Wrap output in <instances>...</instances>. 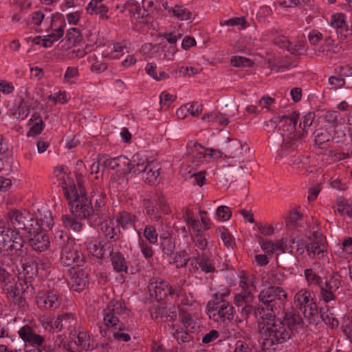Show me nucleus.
<instances>
[{"instance_id": "1", "label": "nucleus", "mask_w": 352, "mask_h": 352, "mask_svg": "<svg viewBox=\"0 0 352 352\" xmlns=\"http://www.w3.org/2000/svg\"><path fill=\"white\" fill-rule=\"evenodd\" d=\"M277 314L260 312L261 321L258 322L259 332L265 342L272 345L283 344L290 340L304 326V321L300 314L294 309L284 311L283 318Z\"/></svg>"}, {"instance_id": "2", "label": "nucleus", "mask_w": 352, "mask_h": 352, "mask_svg": "<svg viewBox=\"0 0 352 352\" xmlns=\"http://www.w3.org/2000/svg\"><path fill=\"white\" fill-rule=\"evenodd\" d=\"M226 164L223 165L224 174L228 178L243 173L245 166L241 164L249 161L250 148L237 140H230L226 147Z\"/></svg>"}, {"instance_id": "3", "label": "nucleus", "mask_w": 352, "mask_h": 352, "mask_svg": "<svg viewBox=\"0 0 352 352\" xmlns=\"http://www.w3.org/2000/svg\"><path fill=\"white\" fill-rule=\"evenodd\" d=\"M63 190L72 214L79 219H88L90 223L94 222L92 201L87 197L82 184L70 185L68 188H63Z\"/></svg>"}, {"instance_id": "4", "label": "nucleus", "mask_w": 352, "mask_h": 352, "mask_svg": "<svg viewBox=\"0 0 352 352\" xmlns=\"http://www.w3.org/2000/svg\"><path fill=\"white\" fill-rule=\"evenodd\" d=\"M287 294L281 287H267L258 294V300L263 305L254 311L256 317H260V312L264 314H278L284 309Z\"/></svg>"}, {"instance_id": "5", "label": "nucleus", "mask_w": 352, "mask_h": 352, "mask_svg": "<svg viewBox=\"0 0 352 352\" xmlns=\"http://www.w3.org/2000/svg\"><path fill=\"white\" fill-rule=\"evenodd\" d=\"M126 316H129V311L124 302L116 300H110L103 310L104 327H99L100 335L104 338H110L109 328L124 331L126 327L122 320Z\"/></svg>"}, {"instance_id": "6", "label": "nucleus", "mask_w": 352, "mask_h": 352, "mask_svg": "<svg viewBox=\"0 0 352 352\" xmlns=\"http://www.w3.org/2000/svg\"><path fill=\"white\" fill-rule=\"evenodd\" d=\"M314 296L313 292L305 289L298 291L294 296L296 306L311 324H318L319 321L318 307L314 301Z\"/></svg>"}, {"instance_id": "7", "label": "nucleus", "mask_w": 352, "mask_h": 352, "mask_svg": "<svg viewBox=\"0 0 352 352\" xmlns=\"http://www.w3.org/2000/svg\"><path fill=\"white\" fill-rule=\"evenodd\" d=\"M207 309L217 321H230L234 317V307L228 300L208 301Z\"/></svg>"}, {"instance_id": "8", "label": "nucleus", "mask_w": 352, "mask_h": 352, "mask_svg": "<svg viewBox=\"0 0 352 352\" xmlns=\"http://www.w3.org/2000/svg\"><path fill=\"white\" fill-rule=\"evenodd\" d=\"M306 142V133L294 131L283 138L280 152L282 155H292L294 152L302 150Z\"/></svg>"}, {"instance_id": "9", "label": "nucleus", "mask_w": 352, "mask_h": 352, "mask_svg": "<svg viewBox=\"0 0 352 352\" xmlns=\"http://www.w3.org/2000/svg\"><path fill=\"white\" fill-rule=\"evenodd\" d=\"M60 260L65 266L72 267L82 266L85 263V256L74 245V243L67 245L61 250Z\"/></svg>"}, {"instance_id": "10", "label": "nucleus", "mask_w": 352, "mask_h": 352, "mask_svg": "<svg viewBox=\"0 0 352 352\" xmlns=\"http://www.w3.org/2000/svg\"><path fill=\"white\" fill-rule=\"evenodd\" d=\"M18 333L19 338L26 344L32 347L41 346L45 350V352H50V347L45 344L44 337L36 334L30 326L28 324L23 326L19 330Z\"/></svg>"}, {"instance_id": "11", "label": "nucleus", "mask_w": 352, "mask_h": 352, "mask_svg": "<svg viewBox=\"0 0 352 352\" xmlns=\"http://www.w3.org/2000/svg\"><path fill=\"white\" fill-rule=\"evenodd\" d=\"M149 290L151 295L155 296V298L158 302L165 300L168 295L179 296L182 293V289L179 286L173 288L165 282L156 283L155 285L151 284Z\"/></svg>"}, {"instance_id": "12", "label": "nucleus", "mask_w": 352, "mask_h": 352, "mask_svg": "<svg viewBox=\"0 0 352 352\" xmlns=\"http://www.w3.org/2000/svg\"><path fill=\"white\" fill-rule=\"evenodd\" d=\"M12 240L6 248L5 253L14 256L15 258H22L28 253V248L25 247V241L18 231H12Z\"/></svg>"}, {"instance_id": "13", "label": "nucleus", "mask_w": 352, "mask_h": 352, "mask_svg": "<svg viewBox=\"0 0 352 352\" xmlns=\"http://www.w3.org/2000/svg\"><path fill=\"white\" fill-rule=\"evenodd\" d=\"M305 250L311 258H314L316 256L319 258L324 256V243L321 233L315 231L307 237Z\"/></svg>"}, {"instance_id": "14", "label": "nucleus", "mask_w": 352, "mask_h": 352, "mask_svg": "<svg viewBox=\"0 0 352 352\" xmlns=\"http://www.w3.org/2000/svg\"><path fill=\"white\" fill-rule=\"evenodd\" d=\"M61 299L56 292L45 291L36 297V303L39 308L46 310L56 309L60 305Z\"/></svg>"}, {"instance_id": "15", "label": "nucleus", "mask_w": 352, "mask_h": 352, "mask_svg": "<svg viewBox=\"0 0 352 352\" xmlns=\"http://www.w3.org/2000/svg\"><path fill=\"white\" fill-rule=\"evenodd\" d=\"M98 162L101 164V166L116 170L118 172H121L123 174L125 166L129 163V159L125 156L120 155L111 158L106 154H99Z\"/></svg>"}, {"instance_id": "16", "label": "nucleus", "mask_w": 352, "mask_h": 352, "mask_svg": "<svg viewBox=\"0 0 352 352\" xmlns=\"http://www.w3.org/2000/svg\"><path fill=\"white\" fill-rule=\"evenodd\" d=\"M341 285V281L334 276H331L329 279L327 280L324 283L322 282L320 285V295L322 300L325 302H329L331 300H335V292L339 289Z\"/></svg>"}, {"instance_id": "17", "label": "nucleus", "mask_w": 352, "mask_h": 352, "mask_svg": "<svg viewBox=\"0 0 352 352\" xmlns=\"http://www.w3.org/2000/svg\"><path fill=\"white\" fill-rule=\"evenodd\" d=\"M129 162L124 168V174L131 173L134 175H138L144 173L151 162L136 153L132 156L131 160H129Z\"/></svg>"}, {"instance_id": "18", "label": "nucleus", "mask_w": 352, "mask_h": 352, "mask_svg": "<svg viewBox=\"0 0 352 352\" xmlns=\"http://www.w3.org/2000/svg\"><path fill=\"white\" fill-rule=\"evenodd\" d=\"M28 241L32 248L36 252L46 250L50 246V239L47 234L36 230V232L28 235Z\"/></svg>"}, {"instance_id": "19", "label": "nucleus", "mask_w": 352, "mask_h": 352, "mask_svg": "<svg viewBox=\"0 0 352 352\" xmlns=\"http://www.w3.org/2000/svg\"><path fill=\"white\" fill-rule=\"evenodd\" d=\"M187 154L192 155V162L195 166H199V162H202L204 160H208L207 148H204L200 144L190 141L186 146Z\"/></svg>"}, {"instance_id": "20", "label": "nucleus", "mask_w": 352, "mask_h": 352, "mask_svg": "<svg viewBox=\"0 0 352 352\" xmlns=\"http://www.w3.org/2000/svg\"><path fill=\"white\" fill-rule=\"evenodd\" d=\"M30 214L28 212H21L18 210H12L8 213V217L15 229L20 230L25 228V223L31 221Z\"/></svg>"}, {"instance_id": "21", "label": "nucleus", "mask_w": 352, "mask_h": 352, "mask_svg": "<svg viewBox=\"0 0 352 352\" xmlns=\"http://www.w3.org/2000/svg\"><path fill=\"white\" fill-rule=\"evenodd\" d=\"M92 199L94 201V206L92 212L93 221H97L99 219V222L103 219L106 210H105V195L100 192L98 195H93Z\"/></svg>"}, {"instance_id": "22", "label": "nucleus", "mask_w": 352, "mask_h": 352, "mask_svg": "<svg viewBox=\"0 0 352 352\" xmlns=\"http://www.w3.org/2000/svg\"><path fill=\"white\" fill-rule=\"evenodd\" d=\"M345 14L337 13L332 16L331 25L337 29L336 32L342 34L345 38L352 34V30L346 28Z\"/></svg>"}, {"instance_id": "23", "label": "nucleus", "mask_w": 352, "mask_h": 352, "mask_svg": "<svg viewBox=\"0 0 352 352\" xmlns=\"http://www.w3.org/2000/svg\"><path fill=\"white\" fill-rule=\"evenodd\" d=\"M88 283L87 274L81 270L74 271L69 280L72 288L77 292L83 290Z\"/></svg>"}, {"instance_id": "24", "label": "nucleus", "mask_w": 352, "mask_h": 352, "mask_svg": "<svg viewBox=\"0 0 352 352\" xmlns=\"http://www.w3.org/2000/svg\"><path fill=\"white\" fill-rule=\"evenodd\" d=\"M314 145L320 148H325L327 142L332 140L331 134L324 128L316 129L313 133Z\"/></svg>"}, {"instance_id": "25", "label": "nucleus", "mask_w": 352, "mask_h": 352, "mask_svg": "<svg viewBox=\"0 0 352 352\" xmlns=\"http://www.w3.org/2000/svg\"><path fill=\"white\" fill-rule=\"evenodd\" d=\"M113 253L112 245L109 242L100 241L94 248V255L98 258H104L107 256H111Z\"/></svg>"}, {"instance_id": "26", "label": "nucleus", "mask_w": 352, "mask_h": 352, "mask_svg": "<svg viewBox=\"0 0 352 352\" xmlns=\"http://www.w3.org/2000/svg\"><path fill=\"white\" fill-rule=\"evenodd\" d=\"M179 318L184 326V328L190 332H194L197 329V323L192 319L191 315L184 308L179 309Z\"/></svg>"}, {"instance_id": "27", "label": "nucleus", "mask_w": 352, "mask_h": 352, "mask_svg": "<svg viewBox=\"0 0 352 352\" xmlns=\"http://www.w3.org/2000/svg\"><path fill=\"white\" fill-rule=\"evenodd\" d=\"M179 309L180 307H171L168 311H166L164 308L158 307L155 309V311L151 312V316L157 319L158 317H166L168 318L170 321L174 322L176 320L177 314L179 313Z\"/></svg>"}, {"instance_id": "28", "label": "nucleus", "mask_w": 352, "mask_h": 352, "mask_svg": "<svg viewBox=\"0 0 352 352\" xmlns=\"http://www.w3.org/2000/svg\"><path fill=\"white\" fill-rule=\"evenodd\" d=\"M190 331L187 329L184 330L183 328L177 327L175 329V325L173 326L171 334L173 337L177 340L179 344L192 342L193 337L189 333Z\"/></svg>"}, {"instance_id": "29", "label": "nucleus", "mask_w": 352, "mask_h": 352, "mask_svg": "<svg viewBox=\"0 0 352 352\" xmlns=\"http://www.w3.org/2000/svg\"><path fill=\"white\" fill-rule=\"evenodd\" d=\"M1 283H3V289L4 291H6L9 298L14 299V298L19 296L23 289L21 283H12L8 280V279L6 282Z\"/></svg>"}, {"instance_id": "30", "label": "nucleus", "mask_w": 352, "mask_h": 352, "mask_svg": "<svg viewBox=\"0 0 352 352\" xmlns=\"http://www.w3.org/2000/svg\"><path fill=\"white\" fill-rule=\"evenodd\" d=\"M194 258L203 272L211 273L215 271L213 261L205 253L195 256Z\"/></svg>"}, {"instance_id": "31", "label": "nucleus", "mask_w": 352, "mask_h": 352, "mask_svg": "<svg viewBox=\"0 0 352 352\" xmlns=\"http://www.w3.org/2000/svg\"><path fill=\"white\" fill-rule=\"evenodd\" d=\"M75 216L72 214H64L62 216L63 226L75 232H79L82 229V224Z\"/></svg>"}, {"instance_id": "32", "label": "nucleus", "mask_w": 352, "mask_h": 352, "mask_svg": "<svg viewBox=\"0 0 352 352\" xmlns=\"http://www.w3.org/2000/svg\"><path fill=\"white\" fill-rule=\"evenodd\" d=\"M136 217L126 211L119 213L117 217V223L124 229H127L135 226Z\"/></svg>"}, {"instance_id": "33", "label": "nucleus", "mask_w": 352, "mask_h": 352, "mask_svg": "<svg viewBox=\"0 0 352 352\" xmlns=\"http://www.w3.org/2000/svg\"><path fill=\"white\" fill-rule=\"evenodd\" d=\"M147 167L146 170L142 173V178L146 183L154 184L160 175V168L155 166L153 162H151Z\"/></svg>"}, {"instance_id": "34", "label": "nucleus", "mask_w": 352, "mask_h": 352, "mask_svg": "<svg viewBox=\"0 0 352 352\" xmlns=\"http://www.w3.org/2000/svg\"><path fill=\"white\" fill-rule=\"evenodd\" d=\"M111 261L113 269L117 272H127L126 262L124 256L120 252H113L111 255Z\"/></svg>"}, {"instance_id": "35", "label": "nucleus", "mask_w": 352, "mask_h": 352, "mask_svg": "<svg viewBox=\"0 0 352 352\" xmlns=\"http://www.w3.org/2000/svg\"><path fill=\"white\" fill-rule=\"evenodd\" d=\"M53 243L58 248L62 250L67 245L74 243V241L70 239L67 233L63 230H57L54 233Z\"/></svg>"}, {"instance_id": "36", "label": "nucleus", "mask_w": 352, "mask_h": 352, "mask_svg": "<svg viewBox=\"0 0 352 352\" xmlns=\"http://www.w3.org/2000/svg\"><path fill=\"white\" fill-rule=\"evenodd\" d=\"M201 120H207L209 122H212L220 126H226L228 125L229 123V121L227 120V118L223 117V113L221 112H211L206 113L202 116Z\"/></svg>"}, {"instance_id": "37", "label": "nucleus", "mask_w": 352, "mask_h": 352, "mask_svg": "<svg viewBox=\"0 0 352 352\" xmlns=\"http://www.w3.org/2000/svg\"><path fill=\"white\" fill-rule=\"evenodd\" d=\"M254 299L252 294L250 291L244 289L235 295L234 301L236 306L241 307L247 304L253 303Z\"/></svg>"}, {"instance_id": "38", "label": "nucleus", "mask_w": 352, "mask_h": 352, "mask_svg": "<svg viewBox=\"0 0 352 352\" xmlns=\"http://www.w3.org/2000/svg\"><path fill=\"white\" fill-rule=\"evenodd\" d=\"M87 11L91 15L98 14L100 16V19H109V16L107 15V13L109 11V8L104 4H95L93 5L91 7H90L89 5H88L87 7Z\"/></svg>"}, {"instance_id": "39", "label": "nucleus", "mask_w": 352, "mask_h": 352, "mask_svg": "<svg viewBox=\"0 0 352 352\" xmlns=\"http://www.w3.org/2000/svg\"><path fill=\"white\" fill-rule=\"evenodd\" d=\"M320 318L324 322L331 328L337 327L338 326V320L334 316V314L329 310L327 307H322L320 310Z\"/></svg>"}, {"instance_id": "40", "label": "nucleus", "mask_w": 352, "mask_h": 352, "mask_svg": "<svg viewBox=\"0 0 352 352\" xmlns=\"http://www.w3.org/2000/svg\"><path fill=\"white\" fill-rule=\"evenodd\" d=\"M12 230L5 226H0V253L5 252L6 248L12 240Z\"/></svg>"}, {"instance_id": "41", "label": "nucleus", "mask_w": 352, "mask_h": 352, "mask_svg": "<svg viewBox=\"0 0 352 352\" xmlns=\"http://www.w3.org/2000/svg\"><path fill=\"white\" fill-rule=\"evenodd\" d=\"M124 10H128L131 16H136L138 19L140 18L141 8L140 3L136 1L131 0L123 4L122 6L121 13Z\"/></svg>"}, {"instance_id": "42", "label": "nucleus", "mask_w": 352, "mask_h": 352, "mask_svg": "<svg viewBox=\"0 0 352 352\" xmlns=\"http://www.w3.org/2000/svg\"><path fill=\"white\" fill-rule=\"evenodd\" d=\"M30 219L31 221L29 223H25V228H21V230H25L29 235L32 234L36 232V230H39L40 229H45V224L43 221L41 220V223L34 219L32 214H30Z\"/></svg>"}, {"instance_id": "43", "label": "nucleus", "mask_w": 352, "mask_h": 352, "mask_svg": "<svg viewBox=\"0 0 352 352\" xmlns=\"http://www.w3.org/2000/svg\"><path fill=\"white\" fill-rule=\"evenodd\" d=\"M299 113H297L296 111L292 112L291 115H284L282 116H277L276 117V119L278 120V122L285 121L287 124H288L289 128L287 130H293L296 128V126L297 124L298 120L299 118Z\"/></svg>"}, {"instance_id": "44", "label": "nucleus", "mask_w": 352, "mask_h": 352, "mask_svg": "<svg viewBox=\"0 0 352 352\" xmlns=\"http://www.w3.org/2000/svg\"><path fill=\"white\" fill-rule=\"evenodd\" d=\"M189 260L188 254L186 251L181 250L175 253L171 263L175 264L177 268H182L187 265Z\"/></svg>"}, {"instance_id": "45", "label": "nucleus", "mask_w": 352, "mask_h": 352, "mask_svg": "<svg viewBox=\"0 0 352 352\" xmlns=\"http://www.w3.org/2000/svg\"><path fill=\"white\" fill-rule=\"evenodd\" d=\"M208 234L198 229L195 235L194 241L195 245L201 250H205L208 247Z\"/></svg>"}, {"instance_id": "46", "label": "nucleus", "mask_w": 352, "mask_h": 352, "mask_svg": "<svg viewBox=\"0 0 352 352\" xmlns=\"http://www.w3.org/2000/svg\"><path fill=\"white\" fill-rule=\"evenodd\" d=\"M29 113V106L24 101V100H22L20 102L17 109L13 111L12 115L17 120H24L25 118H27Z\"/></svg>"}, {"instance_id": "47", "label": "nucleus", "mask_w": 352, "mask_h": 352, "mask_svg": "<svg viewBox=\"0 0 352 352\" xmlns=\"http://www.w3.org/2000/svg\"><path fill=\"white\" fill-rule=\"evenodd\" d=\"M304 274L309 285L320 286L321 285L322 282L321 277L316 274L311 268L306 269Z\"/></svg>"}, {"instance_id": "48", "label": "nucleus", "mask_w": 352, "mask_h": 352, "mask_svg": "<svg viewBox=\"0 0 352 352\" xmlns=\"http://www.w3.org/2000/svg\"><path fill=\"white\" fill-rule=\"evenodd\" d=\"M67 41L74 45L82 40V35L79 29L74 28L67 30L66 36Z\"/></svg>"}, {"instance_id": "49", "label": "nucleus", "mask_w": 352, "mask_h": 352, "mask_svg": "<svg viewBox=\"0 0 352 352\" xmlns=\"http://www.w3.org/2000/svg\"><path fill=\"white\" fill-rule=\"evenodd\" d=\"M315 118V114L313 112H309L305 115L299 124V127L302 129L301 133H305L306 137L307 136V128L310 126ZM300 133V131H299Z\"/></svg>"}, {"instance_id": "50", "label": "nucleus", "mask_w": 352, "mask_h": 352, "mask_svg": "<svg viewBox=\"0 0 352 352\" xmlns=\"http://www.w3.org/2000/svg\"><path fill=\"white\" fill-rule=\"evenodd\" d=\"M101 230L106 238L113 241L119 239V234L116 232V228L108 223H104L101 227Z\"/></svg>"}, {"instance_id": "51", "label": "nucleus", "mask_w": 352, "mask_h": 352, "mask_svg": "<svg viewBox=\"0 0 352 352\" xmlns=\"http://www.w3.org/2000/svg\"><path fill=\"white\" fill-rule=\"evenodd\" d=\"M172 12L180 20L190 19L192 16V13L188 9L179 6H175L174 9H172Z\"/></svg>"}, {"instance_id": "52", "label": "nucleus", "mask_w": 352, "mask_h": 352, "mask_svg": "<svg viewBox=\"0 0 352 352\" xmlns=\"http://www.w3.org/2000/svg\"><path fill=\"white\" fill-rule=\"evenodd\" d=\"M82 349L88 351L94 349L89 343V336L85 332H80L77 336V341L76 342Z\"/></svg>"}, {"instance_id": "53", "label": "nucleus", "mask_w": 352, "mask_h": 352, "mask_svg": "<svg viewBox=\"0 0 352 352\" xmlns=\"http://www.w3.org/2000/svg\"><path fill=\"white\" fill-rule=\"evenodd\" d=\"M238 109L239 106L234 104L230 103L226 104L225 109L223 111V116L227 118V120L229 121L230 118H236L238 116Z\"/></svg>"}, {"instance_id": "54", "label": "nucleus", "mask_w": 352, "mask_h": 352, "mask_svg": "<svg viewBox=\"0 0 352 352\" xmlns=\"http://www.w3.org/2000/svg\"><path fill=\"white\" fill-rule=\"evenodd\" d=\"M231 63L234 67H251L253 64V62L245 57L243 56H232L231 58Z\"/></svg>"}, {"instance_id": "55", "label": "nucleus", "mask_w": 352, "mask_h": 352, "mask_svg": "<svg viewBox=\"0 0 352 352\" xmlns=\"http://www.w3.org/2000/svg\"><path fill=\"white\" fill-rule=\"evenodd\" d=\"M161 247L164 254L171 255L175 251V243L170 238L166 237L163 239Z\"/></svg>"}, {"instance_id": "56", "label": "nucleus", "mask_w": 352, "mask_h": 352, "mask_svg": "<svg viewBox=\"0 0 352 352\" xmlns=\"http://www.w3.org/2000/svg\"><path fill=\"white\" fill-rule=\"evenodd\" d=\"M216 214L219 220L227 221L232 216L231 209L226 206H219L217 209Z\"/></svg>"}, {"instance_id": "57", "label": "nucleus", "mask_w": 352, "mask_h": 352, "mask_svg": "<svg viewBox=\"0 0 352 352\" xmlns=\"http://www.w3.org/2000/svg\"><path fill=\"white\" fill-rule=\"evenodd\" d=\"M144 236L151 243L154 244L157 241V234L156 232V230L152 226L148 225L145 227Z\"/></svg>"}, {"instance_id": "58", "label": "nucleus", "mask_w": 352, "mask_h": 352, "mask_svg": "<svg viewBox=\"0 0 352 352\" xmlns=\"http://www.w3.org/2000/svg\"><path fill=\"white\" fill-rule=\"evenodd\" d=\"M31 124H32V126L27 133L28 137H35L41 133L44 127V123L42 120H39V121L32 123Z\"/></svg>"}, {"instance_id": "59", "label": "nucleus", "mask_w": 352, "mask_h": 352, "mask_svg": "<svg viewBox=\"0 0 352 352\" xmlns=\"http://www.w3.org/2000/svg\"><path fill=\"white\" fill-rule=\"evenodd\" d=\"M74 320V315L71 313H66L64 314L59 315L56 320H54L53 326L56 329L61 330L66 326V324L63 323L64 320Z\"/></svg>"}, {"instance_id": "60", "label": "nucleus", "mask_w": 352, "mask_h": 352, "mask_svg": "<svg viewBox=\"0 0 352 352\" xmlns=\"http://www.w3.org/2000/svg\"><path fill=\"white\" fill-rule=\"evenodd\" d=\"M285 280L284 276L280 273L272 274L268 278V287H280Z\"/></svg>"}, {"instance_id": "61", "label": "nucleus", "mask_w": 352, "mask_h": 352, "mask_svg": "<svg viewBox=\"0 0 352 352\" xmlns=\"http://www.w3.org/2000/svg\"><path fill=\"white\" fill-rule=\"evenodd\" d=\"M160 104L163 107H168L176 99V96L171 95L166 91H162L160 94Z\"/></svg>"}, {"instance_id": "62", "label": "nucleus", "mask_w": 352, "mask_h": 352, "mask_svg": "<svg viewBox=\"0 0 352 352\" xmlns=\"http://www.w3.org/2000/svg\"><path fill=\"white\" fill-rule=\"evenodd\" d=\"M155 206H158L160 210L164 214H168L170 212L169 207L167 206L166 201L162 194H157V199H155Z\"/></svg>"}, {"instance_id": "63", "label": "nucleus", "mask_w": 352, "mask_h": 352, "mask_svg": "<svg viewBox=\"0 0 352 352\" xmlns=\"http://www.w3.org/2000/svg\"><path fill=\"white\" fill-rule=\"evenodd\" d=\"M305 45L302 41H298L295 44H292L290 42L289 46L287 47V50L289 51L292 54L299 56L300 55V51L304 50Z\"/></svg>"}, {"instance_id": "64", "label": "nucleus", "mask_w": 352, "mask_h": 352, "mask_svg": "<svg viewBox=\"0 0 352 352\" xmlns=\"http://www.w3.org/2000/svg\"><path fill=\"white\" fill-rule=\"evenodd\" d=\"M234 352H253L252 348L244 340H237Z\"/></svg>"}]
</instances>
